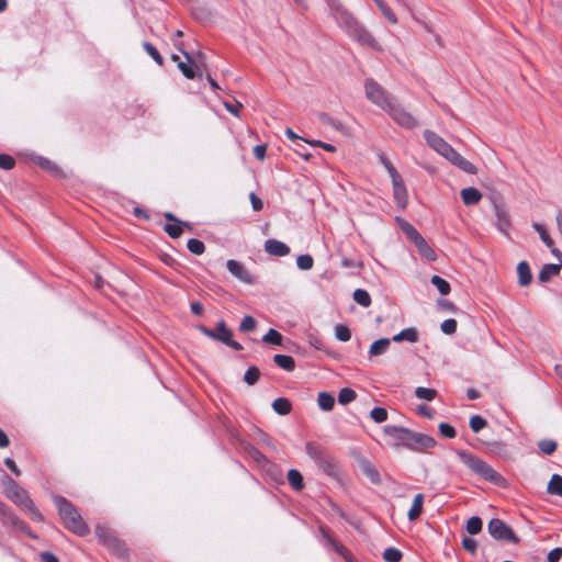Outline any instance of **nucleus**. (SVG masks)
<instances>
[{
	"label": "nucleus",
	"instance_id": "f257e3e1",
	"mask_svg": "<svg viewBox=\"0 0 562 562\" xmlns=\"http://www.w3.org/2000/svg\"><path fill=\"white\" fill-rule=\"evenodd\" d=\"M329 14L336 20L339 27L352 40L361 45L381 52V45L373 35L360 24L339 0L327 1Z\"/></svg>",
	"mask_w": 562,
	"mask_h": 562
},
{
	"label": "nucleus",
	"instance_id": "f03ea898",
	"mask_svg": "<svg viewBox=\"0 0 562 562\" xmlns=\"http://www.w3.org/2000/svg\"><path fill=\"white\" fill-rule=\"evenodd\" d=\"M383 431L394 440L395 446H403L413 451H427L437 445L431 436L400 426L387 425Z\"/></svg>",
	"mask_w": 562,
	"mask_h": 562
},
{
	"label": "nucleus",
	"instance_id": "7ed1b4c3",
	"mask_svg": "<svg viewBox=\"0 0 562 562\" xmlns=\"http://www.w3.org/2000/svg\"><path fill=\"white\" fill-rule=\"evenodd\" d=\"M3 494L15 505L23 507L30 512L34 520H42L43 516L35 507L27 492L22 488L11 476L4 474L1 479Z\"/></svg>",
	"mask_w": 562,
	"mask_h": 562
},
{
	"label": "nucleus",
	"instance_id": "20e7f679",
	"mask_svg": "<svg viewBox=\"0 0 562 562\" xmlns=\"http://www.w3.org/2000/svg\"><path fill=\"white\" fill-rule=\"evenodd\" d=\"M54 503L58 508L59 515L65 526L78 536H86L89 533V528L83 521L78 510L64 497L55 496Z\"/></svg>",
	"mask_w": 562,
	"mask_h": 562
},
{
	"label": "nucleus",
	"instance_id": "39448f33",
	"mask_svg": "<svg viewBox=\"0 0 562 562\" xmlns=\"http://www.w3.org/2000/svg\"><path fill=\"white\" fill-rule=\"evenodd\" d=\"M54 503L58 508L59 515L65 526L78 536H86L89 533V528L83 521L78 510L64 497L55 496Z\"/></svg>",
	"mask_w": 562,
	"mask_h": 562
},
{
	"label": "nucleus",
	"instance_id": "423d86ee",
	"mask_svg": "<svg viewBox=\"0 0 562 562\" xmlns=\"http://www.w3.org/2000/svg\"><path fill=\"white\" fill-rule=\"evenodd\" d=\"M54 503L58 508L59 515L65 526L78 536H86L89 533V528L83 521L78 510L64 497L55 496Z\"/></svg>",
	"mask_w": 562,
	"mask_h": 562
},
{
	"label": "nucleus",
	"instance_id": "0eeeda50",
	"mask_svg": "<svg viewBox=\"0 0 562 562\" xmlns=\"http://www.w3.org/2000/svg\"><path fill=\"white\" fill-rule=\"evenodd\" d=\"M459 458L469 469L484 480L497 485L503 484L504 477L484 460L465 451L459 452Z\"/></svg>",
	"mask_w": 562,
	"mask_h": 562
},
{
	"label": "nucleus",
	"instance_id": "6e6552de",
	"mask_svg": "<svg viewBox=\"0 0 562 562\" xmlns=\"http://www.w3.org/2000/svg\"><path fill=\"white\" fill-rule=\"evenodd\" d=\"M199 330L206 337L223 342L224 345L233 348L234 350H241L243 346L233 339V334L227 329L225 322L222 319L217 323L215 329H210L200 325Z\"/></svg>",
	"mask_w": 562,
	"mask_h": 562
},
{
	"label": "nucleus",
	"instance_id": "1a4fd4ad",
	"mask_svg": "<svg viewBox=\"0 0 562 562\" xmlns=\"http://www.w3.org/2000/svg\"><path fill=\"white\" fill-rule=\"evenodd\" d=\"M95 536L102 544L112 550L117 557L125 558L127 555L124 543L115 537L110 528L98 525L95 527Z\"/></svg>",
	"mask_w": 562,
	"mask_h": 562
},
{
	"label": "nucleus",
	"instance_id": "9d476101",
	"mask_svg": "<svg viewBox=\"0 0 562 562\" xmlns=\"http://www.w3.org/2000/svg\"><path fill=\"white\" fill-rule=\"evenodd\" d=\"M364 90L367 98L384 111L394 101L393 98L389 95L387 92L373 79H368L366 81Z\"/></svg>",
	"mask_w": 562,
	"mask_h": 562
},
{
	"label": "nucleus",
	"instance_id": "9b49d317",
	"mask_svg": "<svg viewBox=\"0 0 562 562\" xmlns=\"http://www.w3.org/2000/svg\"><path fill=\"white\" fill-rule=\"evenodd\" d=\"M385 111L390 114L392 120L402 127L413 128L417 125L416 119L395 100Z\"/></svg>",
	"mask_w": 562,
	"mask_h": 562
},
{
	"label": "nucleus",
	"instance_id": "f8f14e48",
	"mask_svg": "<svg viewBox=\"0 0 562 562\" xmlns=\"http://www.w3.org/2000/svg\"><path fill=\"white\" fill-rule=\"evenodd\" d=\"M488 533L497 540H506L512 543H517L518 538L503 520L498 518H493L490 520L487 525Z\"/></svg>",
	"mask_w": 562,
	"mask_h": 562
},
{
	"label": "nucleus",
	"instance_id": "ddd939ff",
	"mask_svg": "<svg viewBox=\"0 0 562 562\" xmlns=\"http://www.w3.org/2000/svg\"><path fill=\"white\" fill-rule=\"evenodd\" d=\"M424 137L427 144L447 160H449L456 151L442 137L432 131L426 130Z\"/></svg>",
	"mask_w": 562,
	"mask_h": 562
},
{
	"label": "nucleus",
	"instance_id": "4468645a",
	"mask_svg": "<svg viewBox=\"0 0 562 562\" xmlns=\"http://www.w3.org/2000/svg\"><path fill=\"white\" fill-rule=\"evenodd\" d=\"M181 53L184 55L188 63L179 61L178 68L182 72V75L188 79L202 78V70L200 67L192 60V57L189 53L181 49Z\"/></svg>",
	"mask_w": 562,
	"mask_h": 562
},
{
	"label": "nucleus",
	"instance_id": "2eb2a0df",
	"mask_svg": "<svg viewBox=\"0 0 562 562\" xmlns=\"http://www.w3.org/2000/svg\"><path fill=\"white\" fill-rule=\"evenodd\" d=\"M226 267L228 271L239 281L246 284H251L254 282L251 274L240 262L234 259H229L226 262Z\"/></svg>",
	"mask_w": 562,
	"mask_h": 562
},
{
	"label": "nucleus",
	"instance_id": "dca6fc26",
	"mask_svg": "<svg viewBox=\"0 0 562 562\" xmlns=\"http://www.w3.org/2000/svg\"><path fill=\"white\" fill-rule=\"evenodd\" d=\"M394 201L397 206L405 209L408 203V195L402 177L392 180Z\"/></svg>",
	"mask_w": 562,
	"mask_h": 562
},
{
	"label": "nucleus",
	"instance_id": "f3484780",
	"mask_svg": "<svg viewBox=\"0 0 562 562\" xmlns=\"http://www.w3.org/2000/svg\"><path fill=\"white\" fill-rule=\"evenodd\" d=\"M317 117H318L319 122L323 123L325 126H327L334 131H337V132L341 133L342 135H346V136L350 135L349 127L347 125H345L340 120L333 117L329 114L324 113V112L318 113Z\"/></svg>",
	"mask_w": 562,
	"mask_h": 562
},
{
	"label": "nucleus",
	"instance_id": "a211bd4d",
	"mask_svg": "<svg viewBox=\"0 0 562 562\" xmlns=\"http://www.w3.org/2000/svg\"><path fill=\"white\" fill-rule=\"evenodd\" d=\"M305 451L317 465L324 468L327 464L326 452L319 445L315 442H307Z\"/></svg>",
	"mask_w": 562,
	"mask_h": 562
},
{
	"label": "nucleus",
	"instance_id": "6ab92c4d",
	"mask_svg": "<svg viewBox=\"0 0 562 562\" xmlns=\"http://www.w3.org/2000/svg\"><path fill=\"white\" fill-rule=\"evenodd\" d=\"M265 250L271 256L284 257L290 254V248L278 239H268L265 243Z\"/></svg>",
	"mask_w": 562,
	"mask_h": 562
},
{
	"label": "nucleus",
	"instance_id": "aec40b11",
	"mask_svg": "<svg viewBox=\"0 0 562 562\" xmlns=\"http://www.w3.org/2000/svg\"><path fill=\"white\" fill-rule=\"evenodd\" d=\"M494 211L496 216L497 229L502 233H506L510 225L507 210L503 206L495 205Z\"/></svg>",
	"mask_w": 562,
	"mask_h": 562
},
{
	"label": "nucleus",
	"instance_id": "412c9836",
	"mask_svg": "<svg viewBox=\"0 0 562 562\" xmlns=\"http://www.w3.org/2000/svg\"><path fill=\"white\" fill-rule=\"evenodd\" d=\"M449 161L463 170L467 173L475 175L476 173V167L463 158L459 153L454 151L453 155L450 157Z\"/></svg>",
	"mask_w": 562,
	"mask_h": 562
},
{
	"label": "nucleus",
	"instance_id": "4be33fe9",
	"mask_svg": "<svg viewBox=\"0 0 562 562\" xmlns=\"http://www.w3.org/2000/svg\"><path fill=\"white\" fill-rule=\"evenodd\" d=\"M461 199L465 205H475L482 199V193L474 187H468L461 190Z\"/></svg>",
	"mask_w": 562,
	"mask_h": 562
},
{
	"label": "nucleus",
	"instance_id": "5701e85b",
	"mask_svg": "<svg viewBox=\"0 0 562 562\" xmlns=\"http://www.w3.org/2000/svg\"><path fill=\"white\" fill-rule=\"evenodd\" d=\"M413 243L416 246L420 256H423L424 258H426L429 261L436 260L437 256H436L435 251L427 244V241L425 240V238L422 235L419 237H417Z\"/></svg>",
	"mask_w": 562,
	"mask_h": 562
},
{
	"label": "nucleus",
	"instance_id": "b1692460",
	"mask_svg": "<svg viewBox=\"0 0 562 562\" xmlns=\"http://www.w3.org/2000/svg\"><path fill=\"white\" fill-rule=\"evenodd\" d=\"M561 271V266L555 263H548L542 267L538 274V280L542 283L548 282L553 277H557Z\"/></svg>",
	"mask_w": 562,
	"mask_h": 562
},
{
	"label": "nucleus",
	"instance_id": "393cba45",
	"mask_svg": "<svg viewBox=\"0 0 562 562\" xmlns=\"http://www.w3.org/2000/svg\"><path fill=\"white\" fill-rule=\"evenodd\" d=\"M518 283L521 286H527L532 280V274L529 265L526 261H520L517 266Z\"/></svg>",
	"mask_w": 562,
	"mask_h": 562
},
{
	"label": "nucleus",
	"instance_id": "a878e982",
	"mask_svg": "<svg viewBox=\"0 0 562 562\" xmlns=\"http://www.w3.org/2000/svg\"><path fill=\"white\" fill-rule=\"evenodd\" d=\"M423 505H424V495L423 494L415 495V497L413 499V504L407 513V517L411 521L416 520L420 516V514L423 512Z\"/></svg>",
	"mask_w": 562,
	"mask_h": 562
},
{
	"label": "nucleus",
	"instance_id": "bb28decb",
	"mask_svg": "<svg viewBox=\"0 0 562 562\" xmlns=\"http://www.w3.org/2000/svg\"><path fill=\"white\" fill-rule=\"evenodd\" d=\"M0 513L5 517L8 518L11 524L18 528H20L21 530L27 532V535H30L31 537H35L33 536L27 529H26V526L16 517L12 514V512L9 509L8 506H5L3 503L0 502Z\"/></svg>",
	"mask_w": 562,
	"mask_h": 562
},
{
	"label": "nucleus",
	"instance_id": "cd10ccee",
	"mask_svg": "<svg viewBox=\"0 0 562 562\" xmlns=\"http://www.w3.org/2000/svg\"><path fill=\"white\" fill-rule=\"evenodd\" d=\"M391 340L389 338H380L375 340L369 349L371 357H376L385 353L390 347Z\"/></svg>",
	"mask_w": 562,
	"mask_h": 562
},
{
	"label": "nucleus",
	"instance_id": "c85d7f7f",
	"mask_svg": "<svg viewBox=\"0 0 562 562\" xmlns=\"http://www.w3.org/2000/svg\"><path fill=\"white\" fill-rule=\"evenodd\" d=\"M273 361L278 367L288 372H292L295 369V361L291 356L276 355Z\"/></svg>",
	"mask_w": 562,
	"mask_h": 562
},
{
	"label": "nucleus",
	"instance_id": "c756f323",
	"mask_svg": "<svg viewBox=\"0 0 562 562\" xmlns=\"http://www.w3.org/2000/svg\"><path fill=\"white\" fill-rule=\"evenodd\" d=\"M417 331L415 328L413 327H409V328H405L403 330H401L398 334H396L395 336H393L392 340L395 341V342H401V341H409V342H415L417 340Z\"/></svg>",
	"mask_w": 562,
	"mask_h": 562
},
{
	"label": "nucleus",
	"instance_id": "7c9ffc66",
	"mask_svg": "<svg viewBox=\"0 0 562 562\" xmlns=\"http://www.w3.org/2000/svg\"><path fill=\"white\" fill-rule=\"evenodd\" d=\"M547 492L551 495H558L562 497V476L553 474L548 483Z\"/></svg>",
	"mask_w": 562,
	"mask_h": 562
},
{
	"label": "nucleus",
	"instance_id": "2f4dec72",
	"mask_svg": "<svg viewBox=\"0 0 562 562\" xmlns=\"http://www.w3.org/2000/svg\"><path fill=\"white\" fill-rule=\"evenodd\" d=\"M317 403L321 409L329 412L335 405V398L327 392H321L317 397Z\"/></svg>",
	"mask_w": 562,
	"mask_h": 562
},
{
	"label": "nucleus",
	"instance_id": "473e14b6",
	"mask_svg": "<svg viewBox=\"0 0 562 562\" xmlns=\"http://www.w3.org/2000/svg\"><path fill=\"white\" fill-rule=\"evenodd\" d=\"M182 226L190 227L189 223L178 221L165 225V231L171 238H178L182 234Z\"/></svg>",
	"mask_w": 562,
	"mask_h": 562
},
{
	"label": "nucleus",
	"instance_id": "72a5a7b5",
	"mask_svg": "<svg viewBox=\"0 0 562 562\" xmlns=\"http://www.w3.org/2000/svg\"><path fill=\"white\" fill-rule=\"evenodd\" d=\"M272 408L279 415H286L291 411V403L284 397H279L273 401Z\"/></svg>",
	"mask_w": 562,
	"mask_h": 562
},
{
	"label": "nucleus",
	"instance_id": "f704fd0d",
	"mask_svg": "<svg viewBox=\"0 0 562 562\" xmlns=\"http://www.w3.org/2000/svg\"><path fill=\"white\" fill-rule=\"evenodd\" d=\"M431 284L435 285L437 288V290L439 291V293L441 295H448L450 293V284L448 281H446L445 279H442L441 277L439 276H434L430 280Z\"/></svg>",
	"mask_w": 562,
	"mask_h": 562
},
{
	"label": "nucleus",
	"instance_id": "c9c22d12",
	"mask_svg": "<svg viewBox=\"0 0 562 562\" xmlns=\"http://www.w3.org/2000/svg\"><path fill=\"white\" fill-rule=\"evenodd\" d=\"M288 480L294 490L299 491V490L303 488V476L297 470H294V469L290 470L288 472Z\"/></svg>",
	"mask_w": 562,
	"mask_h": 562
},
{
	"label": "nucleus",
	"instance_id": "e433bc0d",
	"mask_svg": "<svg viewBox=\"0 0 562 562\" xmlns=\"http://www.w3.org/2000/svg\"><path fill=\"white\" fill-rule=\"evenodd\" d=\"M362 471L367 475V477L374 484L380 483V474L376 469L369 462H364L362 464Z\"/></svg>",
	"mask_w": 562,
	"mask_h": 562
},
{
	"label": "nucleus",
	"instance_id": "4c0bfd02",
	"mask_svg": "<svg viewBox=\"0 0 562 562\" xmlns=\"http://www.w3.org/2000/svg\"><path fill=\"white\" fill-rule=\"evenodd\" d=\"M353 300L361 306L368 307L371 304V297L370 294L362 289H357L353 292Z\"/></svg>",
	"mask_w": 562,
	"mask_h": 562
},
{
	"label": "nucleus",
	"instance_id": "58836bf2",
	"mask_svg": "<svg viewBox=\"0 0 562 562\" xmlns=\"http://www.w3.org/2000/svg\"><path fill=\"white\" fill-rule=\"evenodd\" d=\"M397 222L400 223L401 228L406 234L407 238H409L412 241H414L417 237L420 236L418 231L408 222L400 218H397Z\"/></svg>",
	"mask_w": 562,
	"mask_h": 562
},
{
	"label": "nucleus",
	"instance_id": "ea45409f",
	"mask_svg": "<svg viewBox=\"0 0 562 562\" xmlns=\"http://www.w3.org/2000/svg\"><path fill=\"white\" fill-rule=\"evenodd\" d=\"M416 397L425 401H432L437 396V391L434 389L418 386L415 389Z\"/></svg>",
	"mask_w": 562,
	"mask_h": 562
},
{
	"label": "nucleus",
	"instance_id": "a19ab883",
	"mask_svg": "<svg viewBox=\"0 0 562 562\" xmlns=\"http://www.w3.org/2000/svg\"><path fill=\"white\" fill-rule=\"evenodd\" d=\"M262 341L276 346L282 345V335L276 329H269L268 333L262 337Z\"/></svg>",
	"mask_w": 562,
	"mask_h": 562
},
{
	"label": "nucleus",
	"instance_id": "79ce46f5",
	"mask_svg": "<svg viewBox=\"0 0 562 562\" xmlns=\"http://www.w3.org/2000/svg\"><path fill=\"white\" fill-rule=\"evenodd\" d=\"M357 394L352 389L344 387L339 391L338 402L342 405L351 403L356 398Z\"/></svg>",
	"mask_w": 562,
	"mask_h": 562
},
{
	"label": "nucleus",
	"instance_id": "37998d69",
	"mask_svg": "<svg viewBox=\"0 0 562 562\" xmlns=\"http://www.w3.org/2000/svg\"><path fill=\"white\" fill-rule=\"evenodd\" d=\"M482 519L477 516H473L467 521V531L470 535H476L482 530Z\"/></svg>",
	"mask_w": 562,
	"mask_h": 562
},
{
	"label": "nucleus",
	"instance_id": "c03bdc74",
	"mask_svg": "<svg viewBox=\"0 0 562 562\" xmlns=\"http://www.w3.org/2000/svg\"><path fill=\"white\" fill-rule=\"evenodd\" d=\"M379 159H380V162L383 165V167L386 169L391 180H396V178L401 177V175L397 172L396 168L384 155H380Z\"/></svg>",
	"mask_w": 562,
	"mask_h": 562
},
{
	"label": "nucleus",
	"instance_id": "a18cd8bd",
	"mask_svg": "<svg viewBox=\"0 0 562 562\" xmlns=\"http://www.w3.org/2000/svg\"><path fill=\"white\" fill-rule=\"evenodd\" d=\"M143 47L144 49L146 50V53L159 65V66H162L164 65V59L161 57V55L159 54V52L157 50V48L151 45L150 43L148 42H144L143 43Z\"/></svg>",
	"mask_w": 562,
	"mask_h": 562
},
{
	"label": "nucleus",
	"instance_id": "49530a36",
	"mask_svg": "<svg viewBox=\"0 0 562 562\" xmlns=\"http://www.w3.org/2000/svg\"><path fill=\"white\" fill-rule=\"evenodd\" d=\"M470 428L473 432H479L481 431L483 428L486 427L487 423L486 420L480 416V415H473L471 418H470Z\"/></svg>",
	"mask_w": 562,
	"mask_h": 562
},
{
	"label": "nucleus",
	"instance_id": "de8ad7c7",
	"mask_svg": "<svg viewBox=\"0 0 562 562\" xmlns=\"http://www.w3.org/2000/svg\"><path fill=\"white\" fill-rule=\"evenodd\" d=\"M187 247L192 254L198 255V256L202 255L205 250L204 244L200 239H196V238L189 239Z\"/></svg>",
	"mask_w": 562,
	"mask_h": 562
},
{
	"label": "nucleus",
	"instance_id": "09e8293b",
	"mask_svg": "<svg viewBox=\"0 0 562 562\" xmlns=\"http://www.w3.org/2000/svg\"><path fill=\"white\" fill-rule=\"evenodd\" d=\"M540 451L544 454H552L557 449V442L551 439H543L538 442Z\"/></svg>",
	"mask_w": 562,
	"mask_h": 562
},
{
	"label": "nucleus",
	"instance_id": "8fccbe9b",
	"mask_svg": "<svg viewBox=\"0 0 562 562\" xmlns=\"http://www.w3.org/2000/svg\"><path fill=\"white\" fill-rule=\"evenodd\" d=\"M314 260L313 257L310 255H300L296 258V266L301 270H310L313 268Z\"/></svg>",
	"mask_w": 562,
	"mask_h": 562
},
{
	"label": "nucleus",
	"instance_id": "3c124183",
	"mask_svg": "<svg viewBox=\"0 0 562 562\" xmlns=\"http://www.w3.org/2000/svg\"><path fill=\"white\" fill-rule=\"evenodd\" d=\"M532 227L538 232L541 240L548 246V247H552L553 246V240L551 239V237L548 235L547 233V229L546 227L542 225V224H539V223H533L532 224Z\"/></svg>",
	"mask_w": 562,
	"mask_h": 562
},
{
	"label": "nucleus",
	"instance_id": "603ef678",
	"mask_svg": "<svg viewBox=\"0 0 562 562\" xmlns=\"http://www.w3.org/2000/svg\"><path fill=\"white\" fill-rule=\"evenodd\" d=\"M335 337L340 341H348L351 338V331L347 326L336 325Z\"/></svg>",
	"mask_w": 562,
	"mask_h": 562
},
{
	"label": "nucleus",
	"instance_id": "864d4df0",
	"mask_svg": "<svg viewBox=\"0 0 562 562\" xmlns=\"http://www.w3.org/2000/svg\"><path fill=\"white\" fill-rule=\"evenodd\" d=\"M259 375H260L259 370H258L256 367H250V368H248V369H247V371L245 372L244 381H245L248 385H254V384L258 381Z\"/></svg>",
	"mask_w": 562,
	"mask_h": 562
},
{
	"label": "nucleus",
	"instance_id": "5fc2aeb1",
	"mask_svg": "<svg viewBox=\"0 0 562 562\" xmlns=\"http://www.w3.org/2000/svg\"><path fill=\"white\" fill-rule=\"evenodd\" d=\"M383 558L387 562H400L402 552L395 548H387L384 550Z\"/></svg>",
	"mask_w": 562,
	"mask_h": 562
},
{
	"label": "nucleus",
	"instance_id": "6e6d98bb",
	"mask_svg": "<svg viewBox=\"0 0 562 562\" xmlns=\"http://www.w3.org/2000/svg\"><path fill=\"white\" fill-rule=\"evenodd\" d=\"M370 417L378 424L383 423L387 419V412L383 407H374L370 412Z\"/></svg>",
	"mask_w": 562,
	"mask_h": 562
},
{
	"label": "nucleus",
	"instance_id": "4d7b16f0",
	"mask_svg": "<svg viewBox=\"0 0 562 562\" xmlns=\"http://www.w3.org/2000/svg\"><path fill=\"white\" fill-rule=\"evenodd\" d=\"M256 327V321L252 316H245L241 322H240V325H239V330L244 331V333H248V331H251L254 330Z\"/></svg>",
	"mask_w": 562,
	"mask_h": 562
},
{
	"label": "nucleus",
	"instance_id": "13d9d810",
	"mask_svg": "<svg viewBox=\"0 0 562 562\" xmlns=\"http://www.w3.org/2000/svg\"><path fill=\"white\" fill-rule=\"evenodd\" d=\"M440 328H441L442 333H445L447 335H452L457 330V321L453 318L445 319L441 323Z\"/></svg>",
	"mask_w": 562,
	"mask_h": 562
},
{
	"label": "nucleus",
	"instance_id": "bf43d9fd",
	"mask_svg": "<svg viewBox=\"0 0 562 562\" xmlns=\"http://www.w3.org/2000/svg\"><path fill=\"white\" fill-rule=\"evenodd\" d=\"M328 542L331 544L333 549L339 553L347 562H350L351 555L349 551L341 544L337 543L333 539L328 538Z\"/></svg>",
	"mask_w": 562,
	"mask_h": 562
},
{
	"label": "nucleus",
	"instance_id": "052dcab7",
	"mask_svg": "<svg viewBox=\"0 0 562 562\" xmlns=\"http://www.w3.org/2000/svg\"><path fill=\"white\" fill-rule=\"evenodd\" d=\"M439 432L445 438H454L456 437V429L447 423H440L439 424Z\"/></svg>",
	"mask_w": 562,
	"mask_h": 562
},
{
	"label": "nucleus",
	"instance_id": "680f3d73",
	"mask_svg": "<svg viewBox=\"0 0 562 562\" xmlns=\"http://www.w3.org/2000/svg\"><path fill=\"white\" fill-rule=\"evenodd\" d=\"M37 164L45 170H48V171H52V172H58L59 169L58 167L53 162L50 161L49 159L47 158H44V157H38L37 158Z\"/></svg>",
	"mask_w": 562,
	"mask_h": 562
},
{
	"label": "nucleus",
	"instance_id": "e2e57ef3",
	"mask_svg": "<svg viewBox=\"0 0 562 562\" xmlns=\"http://www.w3.org/2000/svg\"><path fill=\"white\" fill-rule=\"evenodd\" d=\"M379 9L381 10L382 14L387 19V21L390 23H392V24L397 23L396 14L391 10V8L386 3L381 5Z\"/></svg>",
	"mask_w": 562,
	"mask_h": 562
},
{
	"label": "nucleus",
	"instance_id": "0e129e2a",
	"mask_svg": "<svg viewBox=\"0 0 562 562\" xmlns=\"http://www.w3.org/2000/svg\"><path fill=\"white\" fill-rule=\"evenodd\" d=\"M462 546L464 548L465 551L470 552V553H475L476 552V549H477V542L475 539L473 538H470V537H464L462 539Z\"/></svg>",
	"mask_w": 562,
	"mask_h": 562
},
{
	"label": "nucleus",
	"instance_id": "69168bd1",
	"mask_svg": "<svg viewBox=\"0 0 562 562\" xmlns=\"http://www.w3.org/2000/svg\"><path fill=\"white\" fill-rule=\"evenodd\" d=\"M14 164L15 161L11 156L5 154L0 155V168L4 170H10L14 167Z\"/></svg>",
	"mask_w": 562,
	"mask_h": 562
},
{
	"label": "nucleus",
	"instance_id": "338daca9",
	"mask_svg": "<svg viewBox=\"0 0 562 562\" xmlns=\"http://www.w3.org/2000/svg\"><path fill=\"white\" fill-rule=\"evenodd\" d=\"M224 108L233 115L239 116V110L243 108V104L240 102H236V104H232L231 102H223Z\"/></svg>",
	"mask_w": 562,
	"mask_h": 562
},
{
	"label": "nucleus",
	"instance_id": "774afa93",
	"mask_svg": "<svg viewBox=\"0 0 562 562\" xmlns=\"http://www.w3.org/2000/svg\"><path fill=\"white\" fill-rule=\"evenodd\" d=\"M562 558V548H554L548 553V561L549 562H559Z\"/></svg>",
	"mask_w": 562,
	"mask_h": 562
}]
</instances>
